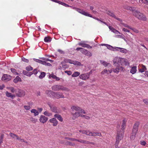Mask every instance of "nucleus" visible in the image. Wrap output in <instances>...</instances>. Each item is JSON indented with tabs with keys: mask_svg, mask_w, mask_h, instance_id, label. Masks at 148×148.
Instances as JSON below:
<instances>
[{
	"mask_svg": "<svg viewBox=\"0 0 148 148\" xmlns=\"http://www.w3.org/2000/svg\"><path fill=\"white\" fill-rule=\"evenodd\" d=\"M26 69L27 71H30L32 70L33 68L31 66H29L26 67Z\"/></svg>",
	"mask_w": 148,
	"mask_h": 148,
	"instance_id": "nucleus-49",
	"label": "nucleus"
},
{
	"mask_svg": "<svg viewBox=\"0 0 148 148\" xmlns=\"http://www.w3.org/2000/svg\"><path fill=\"white\" fill-rule=\"evenodd\" d=\"M23 73L25 75L28 76H30L33 74L32 72L27 71H26L24 70L23 72Z\"/></svg>",
	"mask_w": 148,
	"mask_h": 148,
	"instance_id": "nucleus-23",
	"label": "nucleus"
},
{
	"mask_svg": "<svg viewBox=\"0 0 148 148\" xmlns=\"http://www.w3.org/2000/svg\"><path fill=\"white\" fill-rule=\"evenodd\" d=\"M80 113L79 112H72V114L73 116V117L74 118L73 119H74L79 116L85 117L86 115L81 114H80Z\"/></svg>",
	"mask_w": 148,
	"mask_h": 148,
	"instance_id": "nucleus-10",
	"label": "nucleus"
},
{
	"mask_svg": "<svg viewBox=\"0 0 148 148\" xmlns=\"http://www.w3.org/2000/svg\"><path fill=\"white\" fill-rule=\"evenodd\" d=\"M65 139L73 141H76V139L73 138H70L68 137H65Z\"/></svg>",
	"mask_w": 148,
	"mask_h": 148,
	"instance_id": "nucleus-45",
	"label": "nucleus"
},
{
	"mask_svg": "<svg viewBox=\"0 0 148 148\" xmlns=\"http://www.w3.org/2000/svg\"><path fill=\"white\" fill-rule=\"evenodd\" d=\"M16 139L18 140H20L21 142H25V141L23 139L19 138L18 136Z\"/></svg>",
	"mask_w": 148,
	"mask_h": 148,
	"instance_id": "nucleus-55",
	"label": "nucleus"
},
{
	"mask_svg": "<svg viewBox=\"0 0 148 148\" xmlns=\"http://www.w3.org/2000/svg\"><path fill=\"white\" fill-rule=\"evenodd\" d=\"M136 66H134L132 67L130 70V73L132 74H134L136 73Z\"/></svg>",
	"mask_w": 148,
	"mask_h": 148,
	"instance_id": "nucleus-28",
	"label": "nucleus"
},
{
	"mask_svg": "<svg viewBox=\"0 0 148 148\" xmlns=\"http://www.w3.org/2000/svg\"><path fill=\"white\" fill-rule=\"evenodd\" d=\"M54 97L57 99L64 98L63 93L60 92H54Z\"/></svg>",
	"mask_w": 148,
	"mask_h": 148,
	"instance_id": "nucleus-8",
	"label": "nucleus"
},
{
	"mask_svg": "<svg viewBox=\"0 0 148 148\" xmlns=\"http://www.w3.org/2000/svg\"><path fill=\"white\" fill-rule=\"evenodd\" d=\"M139 125L140 123L138 122H136L134 124L130 137L132 140H134L135 139L137 133Z\"/></svg>",
	"mask_w": 148,
	"mask_h": 148,
	"instance_id": "nucleus-2",
	"label": "nucleus"
},
{
	"mask_svg": "<svg viewBox=\"0 0 148 148\" xmlns=\"http://www.w3.org/2000/svg\"><path fill=\"white\" fill-rule=\"evenodd\" d=\"M112 71L113 72V71L112 70V69L110 70H109V69L107 70L106 69H105L103 71L101 72V74H102L103 75L105 73H110Z\"/></svg>",
	"mask_w": 148,
	"mask_h": 148,
	"instance_id": "nucleus-18",
	"label": "nucleus"
},
{
	"mask_svg": "<svg viewBox=\"0 0 148 148\" xmlns=\"http://www.w3.org/2000/svg\"><path fill=\"white\" fill-rule=\"evenodd\" d=\"M100 62L102 64H103L106 67L107 66H109L110 67H111V65L110 63H108L105 61L101 60L100 61Z\"/></svg>",
	"mask_w": 148,
	"mask_h": 148,
	"instance_id": "nucleus-20",
	"label": "nucleus"
},
{
	"mask_svg": "<svg viewBox=\"0 0 148 148\" xmlns=\"http://www.w3.org/2000/svg\"><path fill=\"white\" fill-rule=\"evenodd\" d=\"M42 64L45 65L46 66H51V64L50 63L47 62L45 61H44Z\"/></svg>",
	"mask_w": 148,
	"mask_h": 148,
	"instance_id": "nucleus-43",
	"label": "nucleus"
},
{
	"mask_svg": "<svg viewBox=\"0 0 148 148\" xmlns=\"http://www.w3.org/2000/svg\"><path fill=\"white\" fill-rule=\"evenodd\" d=\"M88 135L90 136H95L94 132H90L89 131H88Z\"/></svg>",
	"mask_w": 148,
	"mask_h": 148,
	"instance_id": "nucleus-36",
	"label": "nucleus"
},
{
	"mask_svg": "<svg viewBox=\"0 0 148 148\" xmlns=\"http://www.w3.org/2000/svg\"><path fill=\"white\" fill-rule=\"evenodd\" d=\"M48 105L50 107V109L52 112L55 113L58 112V110L56 107L52 105H51L50 104H48Z\"/></svg>",
	"mask_w": 148,
	"mask_h": 148,
	"instance_id": "nucleus-14",
	"label": "nucleus"
},
{
	"mask_svg": "<svg viewBox=\"0 0 148 148\" xmlns=\"http://www.w3.org/2000/svg\"><path fill=\"white\" fill-rule=\"evenodd\" d=\"M21 79L19 76H17L15 78L13 81L15 83H17L18 82H21Z\"/></svg>",
	"mask_w": 148,
	"mask_h": 148,
	"instance_id": "nucleus-27",
	"label": "nucleus"
},
{
	"mask_svg": "<svg viewBox=\"0 0 148 148\" xmlns=\"http://www.w3.org/2000/svg\"><path fill=\"white\" fill-rule=\"evenodd\" d=\"M76 50L77 51H80L84 54L85 49L81 47H77L76 48Z\"/></svg>",
	"mask_w": 148,
	"mask_h": 148,
	"instance_id": "nucleus-31",
	"label": "nucleus"
},
{
	"mask_svg": "<svg viewBox=\"0 0 148 148\" xmlns=\"http://www.w3.org/2000/svg\"><path fill=\"white\" fill-rule=\"evenodd\" d=\"M78 45L83 47H87L88 48L91 49L92 47L90 46L89 45L87 44H85L83 42H81L79 43Z\"/></svg>",
	"mask_w": 148,
	"mask_h": 148,
	"instance_id": "nucleus-15",
	"label": "nucleus"
},
{
	"mask_svg": "<svg viewBox=\"0 0 148 148\" xmlns=\"http://www.w3.org/2000/svg\"><path fill=\"white\" fill-rule=\"evenodd\" d=\"M109 29L114 33L116 34H118V33H119V32L117 30L115 29L113 27H112L111 26H109Z\"/></svg>",
	"mask_w": 148,
	"mask_h": 148,
	"instance_id": "nucleus-25",
	"label": "nucleus"
},
{
	"mask_svg": "<svg viewBox=\"0 0 148 148\" xmlns=\"http://www.w3.org/2000/svg\"><path fill=\"white\" fill-rule=\"evenodd\" d=\"M67 61L69 63H70L73 64V61L72 60L70 59H68Z\"/></svg>",
	"mask_w": 148,
	"mask_h": 148,
	"instance_id": "nucleus-63",
	"label": "nucleus"
},
{
	"mask_svg": "<svg viewBox=\"0 0 148 148\" xmlns=\"http://www.w3.org/2000/svg\"><path fill=\"white\" fill-rule=\"evenodd\" d=\"M120 50V51L121 52L126 53L127 52V50L125 49L120 48L119 50Z\"/></svg>",
	"mask_w": 148,
	"mask_h": 148,
	"instance_id": "nucleus-41",
	"label": "nucleus"
},
{
	"mask_svg": "<svg viewBox=\"0 0 148 148\" xmlns=\"http://www.w3.org/2000/svg\"><path fill=\"white\" fill-rule=\"evenodd\" d=\"M51 40V39L50 37H46L44 38V41L46 42H50Z\"/></svg>",
	"mask_w": 148,
	"mask_h": 148,
	"instance_id": "nucleus-35",
	"label": "nucleus"
},
{
	"mask_svg": "<svg viewBox=\"0 0 148 148\" xmlns=\"http://www.w3.org/2000/svg\"><path fill=\"white\" fill-rule=\"evenodd\" d=\"M31 112L32 113H34V115L36 116L38 115L39 112L38 111L35 109H32L31 110Z\"/></svg>",
	"mask_w": 148,
	"mask_h": 148,
	"instance_id": "nucleus-26",
	"label": "nucleus"
},
{
	"mask_svg": "<svg viewBox=\"0 0 148 148\" xmlns=\"http://www.w3.org/2000/svg\"><path fill=\"white\" fill-rule=\"evenodd\" d=\"M106 13L110 16L116 19L118 21H121V19L119 18H117L115 14L112 12L110 11H106Z\"/></svg>",
	"mask_w": 148,
	"mask_h": 148,
	"instance_id": "nucleus-12",
	"label": "nucleus"
},
{
	"mask_svg": "<svg viewBox=\"0 0 148 148\" xmlns=\"http://www.w3.org/2000/svg\"><path fill=\"white\" fill-rule=\"evenodd\" d=\"M6 95L7 97H10L12 99H13L15 97L14 95H12L11 93L7 91L6 92Z\"/></svg>",
	"mask_w": 148,
	"mask_h": 148,
	"instance_id": "nucleus-24",
	"label": "nucleus"
},
{
	"mask_svg": "<svg viewBox=\"0 0 148 148\" xmlns=\"http://www.w3.org/2000/svg\"><path fill=\"white\" fill-rule=\"evenodd\" d=\"M73 64L75 65H80L81 64L79 62L76 61H73Z\"/></svg>",
	"mask_w": 148,
	"mask_h": 148,
	"instance_id": "nucleus-52",
	"label": "nucleus"
},
{
	"mask_svg": "<svg viewBox=\"0 0 148 148\" xmlns=\"http://www.w3.org/2000/svg\"><path fill=\"white\" fill-rule=\"evenodd\" d=\"M85 140H82V139H76V141L78 142L79 143H82L83 144L84 143Z\"/></svg>",
	"mask_w": 148,
	"mask_h": 148,
	"instance_id": "nucleus-46",
	"label": "nucleus"
},
{
	"mask_svg": "<svg viewBox=\"0 0 148 148\" xmlns=\"http://www.w3.org/2000/svg\"><path fill=\"white\" fill-rule=\"evenodd\" d=\"M80 13L86 16H88L90 17H92V15L88 14L87 12H86L83 11V10H82Z\"/></svg>",
	"mask_w": 148,
	"mask_h": 148,
	"instance_id": "nucleus-19",
	"label": "nucleus"
},
{
	"mask_svg": "<svg viewBox=\"0 0 148 148\" xmlns=\"http://www.w3.org/2000/svg\"><path fill=\"white\" fill-rule=\"evenodd\" d=\"M34 61H35L36 62H37L42 64H43V62L44 61H42V60H39V59H35V58H34Z\"/></svg>",
	"mask_w": 148,
	"mask_h": 148,
	"instance_id": "nucleus-40",
	"label": "nucleus"
},
{
	"mask_svg": "<svg viewBox=\"0 0 148 148\" xmlns=\"http://www.w3.org/2000/svg\"><path fill=\"white\" fill-rule=\"evenodd\" d=\"M65 72L66 73H67V74L69 75H70L71 74H72V72L71 71H65Z\"/></svg>",
	"mask_w": 148,
	"mask_h": 148,
	"instance_id": "nucleus-59",
	"label": "nucleus"
},
{
	"mask_svg": "<svg viewBox=\"0 0 148 148\" xmlns=\"http://www.w3.org/2000/svg\"><path fill=\"white\" fill-rule=\"evenodd\" d=\"M15 92L16 95L19 97H23L25 95V92L21 90H19L18 91H16Z\"/></svg>",
	"mask_w": 148,
	"mask_h": 148,
	"instance_id": "nucleus-11",
	"label": "nucleus"
},
{
	"mask_svg": "<svg viewBox=\"0 0 148 148\" xmlns=\"http://www.w3.org/2000/svg\"><path fill=\"white\" fill-rule=\"evenodd\" d=\"M49 121L51 123H53V125L55 126L58 124V121L55 118H53L49 120Z\"/></svg>",
	"mask_w": 148,
	"mask_h": 148,
	"instance_id": "nucleus-17",
	"label": "nucleus"
},
{
	"mask_svg": "<svg viewBox=\"0 0 148 148\" xmlns=\"http://www.w3.org/2000/svg\"><path fill=\"white\" fill-rule=\"evenodd\" d=\"M80 73L78 72H75L72 75V77H76L80 75Z\"/></svg>",
	"mask_w": 148,
	"mask_h": 148,
	"instance_id": "nucleus-34",
	"label": "nucleus"
},
{
	"mask_svg": "<svg viewBox=\"0 0 148 148\" xmlns=\"http://www.w3.org/2000/svg\"><path fill=\"white\" fill-rule=\"evenodd\" d=\"M40 58L46 61H49L51 62H53V61L52 60H49L48 59L46 58Z\"/></svg>",
	"mask_w": 148,
	"mask_h": 148,
	"instance_id": "nucleus-39",
	"label": "nucleus"
},
{
	"mask_svg": "<svg viewBox=\"0 0 148 148\" xmlns=\"http://www.w3.org/2000/svg\"><path fill=\"white\" fill-rule=\"evenodd\" d=\"M46 75V73L44 72H42L41 73L40 75L39 76V78L42 79Z\"/></svg>",
	"mask_w": 148,
	"mask_h": 148,
	"instance_id": "nucleus-33",
	"label": "nucleus"
},
{
	"mask_svg": "<svg viewBox=\"0 0 148 148\" xmlns=\"http://www.w3.org/2000/svg\"><path fill=\"white\" fill-rule=\"evenodd\" d=\"M130 29H131L132 30H133V31L134 32H135L138 33V30H137V29H135L132 28L131 27Z\"/></svg>",
	"mask_w": 148,
	"mask_h": 148,
	"instance_id": "nucleus-61",
	"label": "nucleus"
},
{
	"mask_svg": "<svg viewBox=\"0 0 148 148\" xmlns=\"http://www.w3.org/2000/svg\"><path fill=\"white\" fill-rule=\"evenodd\" d=\"M44 114L47 116H50L51 115V114L49 113L48 112L46 111L44 113Z\"/></svg>",
	"mask_w": 148,
	"mask_h": 148,
	"instance_id": "nucleus-47",
	"label": "nucleus"
},
{
	"mask_svg": "<svg viewBox=\"0 0 148 148\" xmlns=\"http://www.w3.org/2000/svg\"><path fill=\"white\" fill-rule=\"evenodd\" d=\"M122 58L115 57L113 60V65L116 67L115 68L112 69L113 72L117 74L118 73L119 71H123L124 69L121 66L122 65V62L123 61Z\"/></svg>",
	"mask_w": 148,
	"mask_h": 148,
	"instance_id": "nucleus-1",
	"label": "nucleus"
},
{
	"mask_svg": "<svg viewBox=\"0 0 148 148\" xmlns=\"http://www.w3.org/2000/svg\"><path fill=\"white\" fill-rule=\"evenodd\" d=\"M79 132H82L83 134H86L87 135H88V131H86V130H80L79 131Z\"/></svg>",
	"mask_w": 148,
	"mask_h": 148,
	"instance_id": "nucleus-42",
	"label": "nucleus"
},
{
	"mask_svg": "<svg viewBox=\"0 0 148 148\" xmlns=\"http://www.w3.org/2000/svg\"><path fill=\"white\" fill-rule=\"evenodd\" d=\"M90 75V73L89 72L86 73L81 74L79 76V77L81 79L85 80L89 78Z\"/></svg>",
	"mask_w": 148,
	"mask_h": 148,
	"instance_id": "nucleus-7",
	"label": "nucleus"
},
{
	"mask_svg": "<svg viewBox=\"0 0 148 148\" xmlns=\"http://www.w3.org/2000/svg\"><path fill=\"white\" fill-rule=\"evenodd\" d=\"M84 54L86 56H92V54L91 52L86 50V49L84 52Z\"/></svg>",
	"mask_w": 148,
	"mask_h": 148,
	"instance_id": "nucleus-29",
	"label": "nucleus"
},
{
	"mask_svg": "<svg viewBox=\"0 0 148 148\" xmlns=\"http://www.w3.org/2000/svg\"><path fill=\"white\" fill-rule=\"evenodd\" d=\"M54 116L56 118L60 121L62 122L63 121V119L60 115L59 114H56L54 115Z\"/></svg>",
	"mask_w": 148,
	"mask_h": 148,
	"instance_id": "nucleus-22",
	"label": "nucleus"
},
{
	"mask_svg": "<svg viewBox=\"0 0 148 148\" xmlns=\"http://www.w3.org/2000/svg\"><path fill=\"white\" fill-rule=\"evenodd\" d=\"M45 93L48 96L51 97L53 96V95H54V92L52 91L51 90H46L45 91Z\"/></svg>",
	"mask_w": 148,
	"mask_h": 148,
	"instance_id": "nucleus-16",
	"label": "nucleus"
},
{
	"mask_svg": "<svg viewBox=\"0 0 148 148\" xmlns=\"http://www.w3.org/2000/svg\"><path fill=\"white\" fill-rule=\"evenodd\" d=\"M125 123L126 121H125V119L123 120V123L121 125V129L122 130V131L121 132L118 131L117 132H120V133H121L122 132H123L124 133L123 130L125 129Z\"/></svg>",
	"mask_w": 148,
	"mask_h": 148,
	"instance_id": "nucleus-21",
	"label": "nucleus"
},
{
	"mask_svg": "<svg viewBox=\"0 0 148 148\" xmlns=\"http://www.w3.org/2000/svg\"><path fill=\"white\" fill-rule=\"evenodd\" d=\"M9 135L13 138H17L18 136V135L12 132H10L9 134Z\"/></svg>",
	"mask_w": 148,
	"mask_h": 148,
	"instance_id": "nucleus-32",
	"label": "nucleus"
},
{
	"mask_svg": "<svg viewBox=\"0 0 148 148\" xmlns=\"http://www.w3.org/2000/svg\"><path fill=\"white\" fill-rule=\"evenodd\" d=\"M24 108L25 110H29L30 109V107L29 106H24Z\"/></svg>",
	"mask_w": 148,
	"mask_h": 148,
	"instance_id": "nucleus-58",
	"label": "nucleus"
},
{
	"mask_svg": "<svg viewBox=\"0 0 148 148\" xmlns=\"http://www.w3.org/2000/svg\"><path fill=\"white\" fill-rule=\"evenodd\" d=\"M73 9H75L79 13H80L81 12L82 10H81L80 9L78 8H74Z\"/></svg>",
	"mask_w": 148,
	"mask_h": 148,
	"instance_id": "nucleus-60",
	"label": "nucleus"
},
{
	"mask_svg": "<svg viewBox=\"0 0 148 148\" xmlns=\"http://www.w3.org/2000/svg\"><path fill=\"white\" fill-rule=\"evenodd\" d=\"M143 101L146 104H148V99H144Z\"/></svg>",
	"mask_w": 148,
	"mask_h": 148,
	"instance_id": "nucleus-64",
	"label": "nucleus"
},
{
	"mask_svg": "<svg viewBox=\"0 0 148 148\" xmlns=\"http://www.w3.org/2000/svg\"><path fill=\"white\" fill-rule=\"evenodd\" d=\"M29 120L31 121L33 123H36L37 121V119H35L32 117H30L29 118Z\"/></svg>",
	"mask_w": 148,
	"mask_h": 148,
	"instance_id": "nucleus-38",
	"label": "nucleus"
},
{
	"mask_svg": "<svg viewBox=\"0 0 148 148\" xmlns=\"http://www.w3.org/2000/svg\"><path fill=\"white\" fill-rule=\"evenodd\" d=\"M133 15L139 20L144 21L146 20V18L145 16L137 10H135L133 12Z\"/></svg>",
	"mask_w": 148,
	"mask_h": 148,
	"instance_id": "nucleus-4",
	"label": "nucleus"
},
{
	"mask_svg": "<svg viewBox=\"0 0 148 148\" xmlns=\"http://www.w3.org/2000/svg\"><path fill=\"white\" fill-rule=\"evenodd\" d=\"M122 59L123 60L122 62V65H129V63L128 62L127 60L126 59H125L122 58Z\"/></svg>",
	"mask_w": 148,
	"mask_h": 148,
	"instance_id": "nucleus-30",
	"label": "nucleus"
},
{
	"mask_svg": "<svg viewBox=\"0 0 148 148\" xmlns=\"http://www.w3.org/2000/svg\"><path fill=\"white\" fill-rule=\"evenodd\" d=\"M119 49H120V47H113V49L112 51H119Z\"/></svg>",
	"mask_w": 148,
	"mask_h": 148,
	"instance_id": "nucleus-54",
	"label": "nucleus"
},
{
	"mask_svg": "<svg viewBox=\"0 0 148 148\" xmlns=\"http://www.w3.org/2000/svg\"><path fill=\"white\" fill-rule=\"evenodd\" d=\"M123 132H122L121 133H120V132H117L116 138V141L115 144V147L116 148H117L119 141L123 138Z\"/></svg>",
	"mask_w": 148,
	"mask_h": 148,
	"instance_id": "nucleus-5",
	"label": "nucleus"
},
{
	"mask_svg": "<svg viewBox=\"0 0 148 148\" xmlns=\"http://www.w3.org/2000/svg\"><path fill=\"white\" fill-rule=\"evenodd\" d=\"M4 137V135L2 134L0 137V143H1L3 142V140Z\"/></svg>",
	"mask_w": 148,
	"mask_h": 148,
	"instance_id": "nucleus-53",
	"label": "nucleus"
},
{
	"mask_svg": "<svg viewBox=\"0 0 148 148\" xmlns=\"http://www.w3.org/2000/svg\"><path fill=\"white\" fill-rule=\"evenodd\" d=\"M48 119L47 117L43 115H41L40 117L39 120L40 122L44 123L46 122Z\"/></svg>",
	"mask_w": 148,
	"mask_h": 148,
	"instance_id": "nucleus-13",
	"label": "nucleus"
},
{
	"mask_svg": "<svg viewBox=\"0 0 148 148\" xmlns=\"http://www.w3.org/2000/svg\"><path fill=\"white\" fill-rule=\"evenodd\" d=\"M66 145H69L71 146H74L75 144L74 143H73L67 141L66 142Z\"/></svg>",
	"mask_w": 148,
	"mask_h": 148,
	"instance_id": "nucleus-44",
	"label": "nucleus"
},
{
	"mask_svg": "<svg viewBox=\"0 0 148 148\" xmlns=\"http://www.w3.org/2000/svg\"><path fill=\"white\" fill-rule=\"evenodd\" d=\"M11 78V77L10 75L7 74H4L2 77V79L3 81L7 82L10 80Z\"/></svg>",
	"mask_w": 148,
	"mask_h": 148,
	"instance_id": "nucleus-9",
	"label": "nucleus"
},
{
	"mask_svg": "<svg viewBox=\"0 0 148 148\" xmlns=\"http://www.w3.org/2000/svg\"><path fill=\"white\" fill-rule=\"evenodd\" d=\"M71 109L72 111L73 112L76 111L77 112H79L84 114H86V112L84 110L78 106H73L71 107Z\"/></svg>",
	"mask_w": 148,
	"mask_h": 148,
	"instance_id": "nucleus-6",
	"label": "nucleus"
},
{
	"mask_svg": "<svg viewBox=\"0 0 148 148\" xmlns=\"http://www.w3.org/2000/svg\"><path fill=\"white\" fill-rule=\"evenodd\" d=\"M10 70L11 72H12L14 74L16 75H18V73H17L16 70L15 69L11 68Z\"/></svg>",
	"mask_w": 148,
	"mask_h": 148,
	"instance_id": "nucleus-48",
	"label": "nucleus"
},
{
	"mask_svg": "<svg viewBox=\"0 0 148 148\" xmlns=\"http://www.w3.org/2000/svg\"><path fill=\"white\" fill-rule=\"evenodd\" d=\"M51 88L52 90L53 91L62 90L63 91H68L69 90V89L67 88L60 85H54L52 86Z\"/></svg>",
	"mask_w": 148,
	"mask_h": 148,
	"instance_id": "nucleus-3",
	"label": "nucleus"
},
{
	"mask_svg": "<svg viewBox=\"0 0 148 148\" xmlns=\"http://www.w3.org/2000/svg\"><path fill=\"white\" fill-rule=\"evenodd\" d=\"M22 60L25 62H29V60L26 59L24 58H21Z\"/></svg>",
	"mask_w": 148,
	"mask_h": 148,
	"instance_id": "nucleus-56",
	"label": "nucleus"
},
{
	"mask_svg": "<svg viewBox=\"0 0 148 148\" xmlns=\"http://www.w3.org/2000/svg\"><path fill=\"white\" fill-rule=\"evenodd\" d=\"M107 47L108 49L112 51L113 49V47L110 45H108Z\"/></svg>",
	"mask_w": 148,
	"mask_h": 148,
	"instance_id": "nucleus-51",
	"label": "nucleus"
},
{
	"mask_svg": "<svg viewBox=\"0 0 148 148\" xmlns=\"http://www.w3.org/2000/svg\"><path fill=\"white\" fill-rule=\"evenodd\" d=\"M58 51L61 54H64V51L61 49H58Z\"/></svg>",
	"mask_w": 148,
	"mask_h": 148,
	"instance_id": "nucleus-57",
	"label": "nucleus"
},
{
	"mask_svg": "<svg viewBox=\"0 0 148 148\" xmlns=\"http://www.w3.org/2000/svg\"><path fill=\"white\" fill-rule=\"evenodd\" d=\"M59 4H61L62 5H64L66 7H69V5H68V4H66V3H64V2H62L61 1L60 2Z\"/></svg>",
	"mask_w": 148,
	"mask_h": 148,
	"instance_id": "nucleus-50",
	"label": "nucleus"
},
{
	"mask_svg": "<svg viewBox=\"0 0 148 148\" xmlns=\"http://www.w3.org/2000/svg\"><path fill=\"white\" fill-rule=\"evenodd\" d=\"M32 72V73H33V74H34L35 75H36L38 73V72L37 71V70L36 69H34V71Z\"/></svg>",
	"mask_w": 148,
	"mask_h": 148,
	"instance_id": "nucleus-62",
	"label": "nucleus"
},
{
	"mask_svg": "<svg viewBox=\"0 0 148 148\" xmlns=\"http://www.w3.org/2000/svg\"><path fill=\"white\" fill-rule=\"evenodd\" d=\"M146 70V67L144 65L142 66V68L139 70V71L141 73L144 72L145 70Z\"/></svg>",
	"mask_w": 148,
	"mask_h": 148,
	"instance_id": "nucleus-37",
	"label": "nucleus"
}]
</instances>
